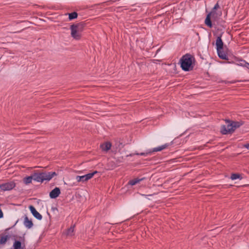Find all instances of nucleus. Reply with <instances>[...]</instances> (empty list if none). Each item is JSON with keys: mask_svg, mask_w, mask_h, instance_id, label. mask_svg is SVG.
<instances>
[{"mask_svg": "<svg viewBox=\"0 0 249 249\" xmlns=\"http://www.w3.org/2000/svg\"><path fill=\"white\" fill-rule=\"evenodd\" d=\"M194 62V58L191 55L187 54L181 59V67L184 71H190L193 69Z\"/></svg>", "mask_w": 249, "mask_h": 249, "instance_id": "obj_1", "label": "nucleus"}, {"mask_svg": "<svg viewBox=\"0 0 249 249\" xmlns=\"http://www.w3.org/2000/svg\"><path fill=\"white\" fill-rule=\"evenodd\" d=\"M83 29L84 25L81 23L71 25L70 27L71 37L76 40H79L81 37V33Z\"/></svg>", "mask_w": 249, "mask_h": 249, "instance_id": "obj_2", "label": "nucleus"}, {"mask_svg": "<svg viewBox=\"0 0 249 249\" xmlns=\"http://www.w3.org/2000/svg\"><path fill=\"white\" fill-rule=\"evenodd\" d=\"M241 125V124L239 122L228 121L226 125L222 126L220 131L223 134L232 133Z\"/></svg>", "mask_w": 249, "mask_h": 249, "instance_id": "obj_3", "label": "nucleus"}, {"mask_svg": "<svg viewBox=\"0 0 249 249\" xmlns=\"http://www.w3.org/2000/svg\"><path fill=\"white\" fill-rule=\"evenodd\" d=\"M220 16V15L217 13L215 11L212 10V11L207 16L205 20V24L209 27H212V24L211 21V19H212L215 20L218 17Z\"/></svg>", "mask_w": 249, "mask_h": 249, "instance_id": "obj_4", "label": "nucleus"}, {"mask_svg": "<svg viewBox=\"0 0 249 249\" xmlns=\"http://www.w3.org/2000/svg\"><path fill=\"white\" fill-rule=\"evenodd\" d=\"M97 173V171H95L93 173H89L84 176H78L76 177V179L78 182H84L91 179Z\"/></svg>", "mask_w": 249, "mask_h": 249, "instance_id": "obj_5", "label": "nucleus"}, {"mask_svg": "<svg viewBox=\"0 0 249 249\" xmlns=\"http://www.w3.org/2000/svg\"><path fill=\"white\" fill-rule=\"evenodd\" d=\"M16 186L14 181H10L0 184V189L3 191H10Z\"/></svg>", "mask_w": 249, "mask_h": 249, "instance_id": "obj_6", "label": "nucleus"}, {"mask_svg": "<svg viewBox=\"0 0 249 249\" xmlns=\"http://www.w3.org/2000/svg\"><path fill=\"white\" fill-rule=\"evenodd\" d=\"M42 178L44 180H50L54 176L57 175L55 172H48V173H42Z\"/></svg>", "mask_w": 249, "mask_h": 249, "instance_id": "obj_7", "label": "nucleus"}, {"mask_svg": "<svg viewBox=\"0 0 249 249\" xmlns=\"http://www.w3.org/2000/svg\"><path fill=\"white\" fill-rule=\"evenodd\" d=\"M29 209L32 214L37 219L41 220L42 218V215L36 210L33 206H29Z\"/></svg>", "mask_w": 249, "mask_h": 249, "instance_id": "obj_8", "label": "nucleus"}, {"mask_svg": "<svg viewBox=\"0 0 249 249\" xmlns=\"http://www.w3.org/2000/svg\"><path fill=\"white\" fill-rule=\"evenodd\" d=\"M11 249H25V246L20 241L15 240Z\"/></svg>", "mask_w": 249, "mask_h": 249, "instance_id": "obj_9", "label": "nucleus"}, {"mask_svg": "<svg viewBox=\"0 0 249 249\" xmlns=\"http://www.w3.org/2000/svg\"><path fill=\"white\" fill-rule=\"evenodd\" d=\"M60 193L59 188L56 187L50 192V196L52 198H55L59 195Z\"/></svg>", "mask_w": 249, "mask_h": 249, "instance_id": "obj_10", "label": "nucleus"}, {"mask_svg": "<svg viewBox=\"0 0 249 249\" xmlns=\"http://www.w3.org/2000/svg\"><path fill=\"white\" fill-rule=\"evenodd\" d=\"M34 180L37 182H43L42 173H35L33 174Z\"/></svg>", "mask_w": 249, "mask_h": 249, "instance_id": "obj_11", "label": "nucleus"}, {"mask_svg": "<svg viewBox=\"0 0 249 249\" xmlns=\"http://www.w3.org/2000/svg\"><path fill=\"white\" fill-rule=\"evenodd\" d=\"M111 146V144L109 142H105L100 145L101 149L104 151H107L109 150Z\"/></svg>", "mask_w": 249, "mask_h": 249, "instance_id": "obj_12", "label": "nucleus"}, {"mask_svg": "<svg viewBox=\"0 0 249 249\" xmlns=\"http://www.w3.org/2000/svg\"><path fill=\"white\" fill-rule=\"evenodd\" d=\"M24 225L26 228L30 229L32 227L33 224L32 221L26 216L24 217Z\"/></svg>", "mask_w": 249, "mask_h": 249, "instance_id": "obj_13", "label": "nucleus"}, {"mask_svg": "<svg viewBox=\"0 0 249 249\" xmlns=\"http://www.w3.org/2000/svg\"><path fill=\"white\" fill-rule=\"evenodd\" d=\"M223 42L222 41L221 37H218L216 41L217 51L222 50L223 48Z\"/></svg>", "mask_w": 249, "mask_h": 249, "instance_id": "obj_14", "label": "nucleus"}, {"mask_svg": "<svg viewBox=\"0 0 249 249\" xmlns=\"http://www.w3.org/2000/svg\"><path fill=\"white\" fill-rule=\"evenodd\" d=\"M169 144L168 143L164 144L162 145H161L160 146H159L158 147H156L154 148L152 150V152H158V151H160L165 148H166Z\"/></svg>", "mask_w": 249, "mask_h": 249, "instance_id": "obj_15", "label": "nucleus"}, {"mask_svg": "<svg viewBox=\"0 0 249 249\" xmlns=\"http://www.w3.org/2000/svg\"><path fill=\"white\" fill-rule=\"evenodd\" d=\"M34 179L33 175L31 176H28L24 178L23 179V183L26 185L31 183L32 181V180Z\"/></svg>", "mask_w": 249, "mask_h": 249, "instance_id": "obj_16", "label": "nucleus"}, {"mask_svg": "<svg viewBox=\"0 0 249 249\" xmlns=\"http://www.w3.org/2000/svg\"><path fill=\"white\" fill-rule=\"evenodd\" d=\"M218 56L220 58L223 59H227V55L222 51V50H220L219 51H217Z\"/></svg>", "mask_w": 249, "mask_h": 249, "instance_id": "obj_17", "label": "nucleus"}, {"mask_svg": "<svg viewBox=\"0 0 249 249\" xmlns=\"http://www.w3.org/2000/svg\"><path fill=\"white\" fill-rule=\"evenodd\" d=\"M74 232V226L70 227L67 231L66 234L67 236H71L73 235Z\"/></svg>", "mask_w": 249, "mask_h": 249, "instance_id": "obj_18", "label": "nucleus"}, {"mask_svg": "<svg viewBox=\"0 0 249 249\" xmlns=\"http://www.w3.org/2000/svg\"><path fill=\"white\" fill-rule=\"evenodd\" d=\"M242 178L241 177V175L240 174H232L231 175V178L232 180H235V179H241Z\"/></svg>", "mask_w": 249, "mask_h": 249, "instance_id": "obj_19", "label": "nucleus"}, {"mask_svg": "<svg viewBox=\"0 0 249 249\" xmlns=\"http://www.w3.org/2000/svg\"><path fill=\"white\" fill-rule=\"evenodd\" d=\"M142 180V179L134 178L132 180H131L129 182V183L131 185H134L136 184L137 183H139Z\"/></svg>", "mask_w": 249, "mask_h": 249, "instance_id": "obj_20", "label": "nucleus"}, {"mask_svg": "<svg viewBox=\"0 0 249 249\" xmlns=\"http://www.w3.org/2000/svg\"><path fill=\"white\" fill-rule=\"evenodd\" d=\"M77 17V14L75 12L69 14V18L70 19H72L76 18Z\"/></svg>", "mask_w": 249, "mask_h": 249, "instance_id": "obj_21", "label": "nucleus"}, {"mask_svg": "<svg viewBox=\"0 0 249 249\" xmlns=\"http://www.w3.org/2000/svg\"><path fill=\"white\" fill-rule=\"evenodd\" d=\"M7 240V237L6 236H3L1 237L0 239V244H3L6 243Z\"/></svg>", "mask_w": 249, "mask_h": 249, "instance_id": "obj_22", "label": "nucleus"}, {"mask_svg": "<svg viewBox=\"0 0 249 249\" xmlns=\"http://www.w3.org/2000/svg\"><path fill=\"white\" fill-rule=\"evenodd\" d=\"M219 6L218 5V3H216L215 6H214L213 9V11H216V10H217L218 8H219Z\"/></svg>", "mask_w": 249, "mask_h": 249, "instance_id": "obj_23", "label": "nucleus"}, {"mask_svg": "<svg viewBox=\"0 0 249 249\" xmlns=\"http://www.w3.org/2000/svg\"><path fill=\"white\" fill-rule=\"evenodd\" d=\"M3 213L1 210H0V218L3 217Z\"/></svg>", "mask_w": 249, "mask_h": 249, "instance_id": "obj_24", "label": "nucleus"}, {"mask_svg": "<svg viewBox=\"0 0 249 249\" xmlns=\"http://www.w3.org/2000/svg\"><path fill=\"white\" fill-rule=\"evenodd\" d=\"M245 147L249 150V143L245 145Z\"/></svg>", "mask_w": 249, "mask_h": 249, "instance_id": "obj_25", "label": "nucleus"}, {"mask_svg": "<svg viewBox=\"0 0 249 249\" xmlns=\"http://www.w3.org/2000/svg\"><path fill=\"white\" fill-rule=\"evenodd\" d=\"M144 153H141V155H144Z\"/></svg>", "mask_w": 249, "mask_h": 249, "instance_id": "obj_26", "label": "nucleus"}]
</instances>
